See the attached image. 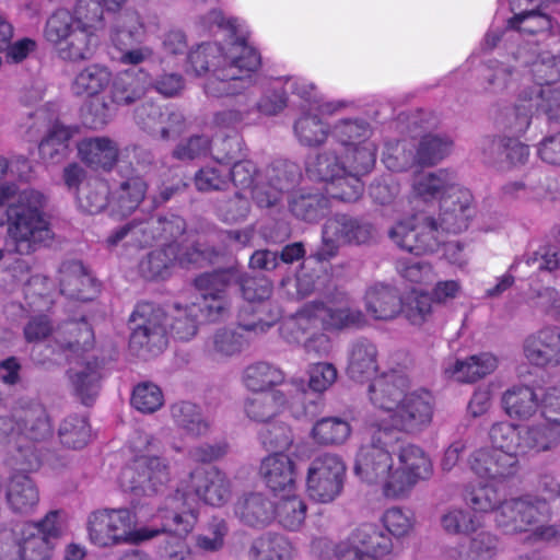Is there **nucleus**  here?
I'll use <instances>...</instances> for the list:
<instances>
[{"instance_id": "34", "label": "nucleus", "mask_w": 560, "mask_h": 560, "mask_svg": "<svg viewBox=\"0 0 560 560\" xmlns=\"http://www.w3.org/2000/svg\"><path fill=\"white\" fill-rule=\"evenodd\" d=\"M373 233V229L368 223H359L357 220L347 215H337L329 219L323 230L324 245H335L337 243H366Z\"/></svg>"}, {"instance_id": "20", "label": "nucleus", "mask_w": 560, "mask_h": 560, "mask_svg": "<svg viewBox=\"0 0 560 560\" xmlns=\"http://www.w3.org/2000/svg\"><path fill=\"white\" fill-rule=\"evenodd\" d=\"M399 466L395 468L394 479L387 485L392 499L407 497L413 487L432 475V463L427 454L413 444L398 445Z\"/></svg>"}, {"instance_id": "59", "label": "nucleus", "mask_w": 560, "mask_h": 560, "mask_svg": "<svg viewBox=\"0 0 560 560\" xmlns=\"http://www.w3.org/2000/svg\"><path fill=\"white\" fill-rule=\"evenodd\" d=\"M350 433V424L338 417L323 418L314 424L312 430L313 439L322 445L342 444Z\"/></svg>"}, {"instance_id": "55", "label": "nucleus", "mask_w": 560, "mask_h": 560, "mask_svg": "<svg viewBox=\"0 0 560 560\" xmlns=\"http://www.w3.org/2000/svg\"><path fill=\"white\" fill-rule=\"evenodd\" d=\"M559 439V430L546 424L522 428L521 454L549 451L558 444Z\"/></svg>"}, {"instance_id": "47", "label": "nucleus", "mask_w": 560, "mask_h": 560, "mask_svg": "<svg viewBox=\"0 0 560 560\" xmlns=\"http://www.w3.org/2000/svg\"><path fill=\"white\" fill-rule=\"evenodd\" d=\"M287 401L282 390L260 392L246 400L245 412L254 421L268 422L284 408Z\"/></svg>"}, {"instance_id": "53", "label": "nucleus", "mask_w": 560, "mask_h": 560, "mask_svg": "<svg viewBox=\"0 0 560 560\" xmlns=\"http://www.w3.org/2000/svg\"><path fill=\"white\" fill-rule=\"evenodd\" d=\"M167 334L179 340H189L198 329L197 307L195 304L180 306L175 304L171 314L167 315Z\"/></svg>"}, {"instance_id": "36", "label": "nucleus", "mask_w": 560, "mask_h": 560, "mask_svg": "<svg viewBox=\"0 0 560 560\" xmlns=\"http://www.w3.org/2000/svg\"><path fill=\"white\" fill-rule=\"evenodd\" d=\"M260 475L273 492L290 491L295 485V465L285 454L276 452L260 464Z\"/></svg>"}, {"instance_id": "54", "label": "nucleus", "mask_w": 560, "mask_h": 560, "mask_svg": "<svg viewBox=\"0 0 560 560\" xmlns=\"http://www.w3.org/2000/svg\"><path fill=\"white\" fill-rule=\"evenodd\" d=\"M452 149L448 137L435 133L423 136L415 148L417 164L434 165L443 160Z\"/></svg>"}, {"instance_id": "42", "label": "nucleus", "mask_w": 560, "mask_h": 560, "mask_svg": "<svg viewBox=\"0 0 560 560\" xmlns=\"http://www.w3.org/2000/svg\"><path fill=\"white\" fill-rule=\"evenodd\" d=\"M365 308L374 319L389 320L400 314L401 299L395 288L375 284L366 291Z\"/></svg>"}, {"instance_id": "45", "label": "nucleus", "mask_w": 560, "mask_h": 560, "mask_svg": "<svg viewBox=\"0 0 560 560\" xmlns=\"http://www.w3.org/2000/svg\"><path fill=\"white\" fill-rule=\"evenodd\" d=\"M150 85V75L143 70L120 72L113 82V101L117 104L128 105L140 98Z\"/></svg>"}, {"instance_id": "51", "label": "nucleus", "mask_w": 560, "mask_h": 560, "mask_svg": "<svg viewBox=\"0 0 560 560\" xmlns=\"http://www.w3.org/2000/svg\"><path fill=\"white\" fill-rule=\"evenodd\" d=\"M292 546L282 535L266 534L256 538L249 548L250 560H290Z\"/></svg>"}, {"instance_id": "26", "label": "nucleus", "mask_w": 560, "mask_h": 560, "mask_svg": "<svg viewBox=\"0 0 560 560\" xmlns=\"http://www.w3.org/2000/svg\"><path fill=\"white\" fill-rule=\"evenodd\" d=\"M156 518L161 520V526L150 527L152 530H156V536L161 533L185 536L192 530L197 523V514L188 503L187 495L179 491L166 499L165 505L159 509Z\"/></svg>"}, {"instance_id": "46", "label": "nucleus", "mask_w": 560, "mask_h": 560, "mask_svg": "<svg viewBox=\"0 0 560 560\" xmlns=\"http://www.w3.org/2000/svg\"><path fill=\"white\" fill-rule=\"evenodd\" d=\"M497 368V359L490 353L475 354L466 360H456L445 373L460 383H472L490 374Z\"/></svg>"}, {"instance_id": "61", "label": "nucleus", "mask_w": 560, "mask_h": 560, "mask_svg": "<svg viewBox=\"0 0 560 560\" xmlns=\"http://www.w3.org/2000/svg\"><path fill=\"white\" fill-rule=\"evenodd\" d=\"M58 435L62 445L77 450L88 444L91 430L84 417L71 415L60 423Z\"/></svg>"}, {"instance_id": "63", "label": "nucleus", "mask_w": 560, "mask_h": 560, "mask_svg": "<svg viewBox=\"0 0 560 560\" xmlns=\"http://www.w3.org/2000/svg\"><path fill=\"white\" fill-rule=\"evenodd\" d=\"M275 516L283 527L296 530L304 523L306 504L302 498L294 494L282 497L275 505Z\"/></svg>"}, {"instance_id": "3", "label": "nucleus", "mask_w": 560, "mask_h": 560, "mask_svg": "<svg viewBox=\"0 0 560 560\" xmlns=\"http://www.w3.org/2000/svg\"><path fill=\"white\" fill-rule=\"evenodd\" d=\"M9 165L5 158L0 156V180L8 173ZM14 197L7 211L8 234L16 243H39L50 236L43 209L45 196L35 189L21 190L15 196L13 186L0 184V205Z\"/></svg>"}, {"instance_id": "19", "label": "nucleus", "mask_w": 560, "mask_h": 560, "mask_svg": "<svg viewBox=\"0 0 560 560\" xmlns=\"http://www.w3.org/2000/svg\"><path fill=\"white\" fill-rule=\"evenodd\" d=\"M434 401L427 390L407 393L404 399L388 420L389 424H382L395 430L398 434L406 432L418 434L427 430L433 420Z\"/></svg>"}, {"instance_id": "39", "label": "nucleus", "mask_w": 560, "mask_h": 560, "mask_svg": "<svg viewBox=\"0 0 560 560\" xmlns=\"http://www.w3.org/2000/svg\"><path fill=\"white\" fill-rule=\"evenodd\" d=\"M81 160L93 168L110 170L118 160V145L107 137L85 138L78 144Z\"/></svg>"}, {"instance_id": "32", "label": "nucleus", "mask_w": 560, "mask_h": 560, "mask_svg": "<svg viewBox=\"0 0 560 560\" xmlns=\"http://www.w3.org/2000/svg\"><path fill=\"white\" fill-rule=\"evenodd\" d=\"M453 188H462L456 184L454 172L439 170L436 172L419 173L413 177L412 196L424 203H440Z\"/></svg>"}, {"instance_id": "37", "label": "nucleus", "mask_w": 560, "mask_h": 560, "mask_svg": "<svg viewBox=\"0 0 560 560\" xmlns=\"http://www.w3.org/2000/svg\"><path fill=\"white\" fill-rule=\"evenodd\" d=\"M234 514L247 526L261 527L273 520L275 504L261 493H248L235 502Z\"/></svg>"}, {"instance_id": "49", "label": "nucleus", "mask_w": 560, "mask_h": 560, "mask_svg": "<svg viewBox=\"0 0 560 560\" xmlns=\"http://www.w3.org/2000/svg\"><path fill=\"white\" fill-rule=\"evenodd\" d=\"M538 398L534 390L525 385L513 386L502 397V404L511 418L527 420L538 408Z\"/></svg>"}, {"instance_id": "27", "label": "nucleus", "mask_w": 560, "mask_h": 560, "mask_svg": "<svg viewBox=\"0 0 560 560\" xmlns=\"http://www.w3.org/2000/svg\"><path fill=\"white\" fill-rule=\"evenodd\" d=\"M524 354L537 366L560 365V327L546 326L524 341Z\"/></svg>"}, {"instance_id": "40", "label": "nucleus", "mask_w": 560, "mask_h": 560, "mask_svg": "<svg viewBox=\"0 0 560 560\" xmlns=\"http://www.w3.org/2000/svg\"><path fill=\"white\" fill-rule=\"evenodd\" d=\"M9 508L14 513L28 514L39 502V491L35 482L24 474H14L9 479L5 491Z\"/></svg>"}, {"instance_id": "10", "label": "nucleus", "mask_w": 560, "mask_h": 560, "mask_svg": "<svg viewBox=\"0 0 560 560\" xmlns=\"http://www.w3.org/2000/svg\"><path fill=\"white\" fill-rule=\"evenodd\" d=\"M167 315L148 302L137 304L130 316L129 345L138 354H158L167 345Z\"/></svg>"}, {"instance_id": "12", "label": "nucleus", "mask_w": 560, "mask_h": 560, "mask_svg": "<svg viewBox=\"0 0 560 560\" xmlns=\"http://www.w3.org/2000/svg\"><path fill=\"white\" fill-rule=\"evenodd\" d=\"M439 212L424 218V225L434 240L456 235L468 228L475 214L471 192L462 187L453 188L440 200Z\"/></svg>"}, {"instance_id": "28", "label": "nucleus", "mask_w": 560, "mask_h": 560, "mask_svg": "<svg viewBox=\"0 0 560 560\" xmlns=\"http://www.w3.org/2000/svg\"><path fill=\"white\" fill-rule=\"evenodd\" d=\"M409 380L406 375L390 371L375 377L369 386L371 402L387 412L388 417L395 411L406 396Z\"/></svg>"}, {"instance_id": "30", "label": "nucleus", "mask_w": 560, "mask_h": 560, "mask_svg": "<svg viewBox=\"0 0 560 560\" xmlns=\"http://www.w3.org/2000/svg\"><path fill=\"white\" fill-rule=\"evenodd\" d=\"M189 477L192 491L207 504L220 506L228 501L230 482L219 469L199 467L192 470Z\"/></svg>"}, {"instance_id": "57", "label": "nucleus", "mask_w": 560, "mask_h": 560, "mask_svg": "<svg viewBox=\"0 0 560 560\" xmlns=\"http://www.w3.org/2000/svg\"><path fill=\"white\" fill-rule=\"evenodd\" d=\"M415 148L416 143L409 140L387 141L382 153V162L389 171H407L417 164Z\"/></svg>"}, {"instance_id": "29", "label": "nucleus", "mask_w": 560, "mask_h": 560, "mask_svg": "<svg viewBox=\"0 0 560 560\" xmlns=\"http://www.w3.org/2000/svg\"><path fill=\"white\" fill-rule=\"evenodd\" d=\"M60 293L69 299L90 301L98 292V284L78 260H68L59 268Z\"/></svg>"}, {"instance_id": "38", "label": "nucleus", "mask_w": 560, "mask_h": 560, "mask_svg": "<svg viewBox=\"0 0 560 560\" xmlns=\"http://www.w3.org/2000/svg\"><path fill=\"white\" fill-rule=\"evenodd\" d=\"M137 124L152 135H160L163 139L182 131L184 117L179 113H170L165 121L164 114L159 106L145 104L136 112Z\"/></svg>"}, {"instance_id": "5", "label": "nucleus", "mask_w": 560, "mask_h": 560, "mask_svg": "<svg viewBox=\"0 0 560 560\" xmlns=\"http://www.w3.org/2000/svg\"><path fill=\"white\" fill-rule=\"evenodd\" d=\"M549 505L546 500L532 497L512 498L503 501L494 513V522L504 534L532 532L534 540H551L558 528L548 524Z\"/></svg>"}, {"instance_id": "2", "label": "nucleus", "mask_w": 560, "mask_h": 560, "mask_svg": "<svg viewBox=\"0 0 560 560\" xmlns=\"http://www.w3.org/2000/svg\"><path fill=\"white\" fill-rule=\"evenodd\" d=\"M364 324V315L348 303L345 293L328 295L326 302L313 301L305 304L282 328L283 337L291 343L303 339L318 329H342Z\"/></svg>"}, {"instance_id": "9", "label": "nucleus", "mask_w": 560, "mask_h": 560, "mask_svg": "<svg viewBox=\"0 0 560 560\" xmlns=\"http://www.w3.org/2000/svg\"><path fill=\"white\" fill-rule=\"evenodd\" d=\"M534 112L560 120V86L521 89L515 105L505 113L501 124L512 133L521 135L529 127Z\"/></svg>"}, {"instance_id": "24", "label": "nucleus", "mask_w": 560, "mask_h": 560, "mask_svg": "<svg viewBox=\"0 0 560 560\" xmlns=\"http://www.w3.org/2000/svg\"><path fill=\"white\" fill-rule=\"evenodd\" d=\"M468 464L477 477L498 482L514 477L520 469L516 455L490 446L474 451L469 456Z\"/></svg>"}, {"instance_id": "52", "label": "nucleus", "mask_w": 560, "mask_h": 560, "mask_svg": "<svg viewBox=\"0 0 560 560\" xmlns=\"http://www.w3.org/2000/svg\"><path fill=\"white\" fill-rule=\"evenodd\" d=\"M284 373L268 362H256L243 372L244 385L252 392H268L267 389L282 384Z\"/></svg>"}, {"instance_id": "18", "label": "nucleus", "mask_w": 560, "mask_h": 560, "mask_svg": "<svg viewBox=\"0 0 560 560\" xmlns=\"http://www.w3.org/2000/svg\"><path fill=\"white\" fill-rule=\"evenodd\" d=\"M234 280H236V271L233 269L206 272L195 279V287L201 292V298L194 304L197 313L200 312L205 320L217 322L228 316L231 303L226 289Z\"/></svg>"}, {"instance_id": "62", "label": "nucleus", "mask_w": 560, "mask_h": 560, "mask_svg": "<svg viewBox=\"0 0 560 560\" xmlns=\"http://www.w3.org/2000/svg\"><path fill=\"white\" fill-rule=\"evenodd\" d=\"M213 156L218 164L201 168L195 176V185L200 191L219 190L228 183V164L232 158L229 154L220 156L219 153Z\"/></svg>"}, {"instance_id": "1", "label": "nucleus", "mask_w": 560, "mask_h": 560, "mask_svg": "<svg viewBox=\"0 0 560 560\" xmlns=\"http://www.w3.org/2000/svg\"><path fill=\"white\" fill-rule=\"evenodd\" d=\"M210 32L222 33L231 40L222 46L217 43L198 45L188 55L189 69L197 75L211 71L203 85L211 97L235 95L244 89V82L261 63L259 52L243 38V24L238 19H225L213 10L201 19Z\"/></svg>"}, {"instance_id": "7", "label": "nucleus", "mask_w": 560, "mask_h": 560, "mask_svg": "<svg viewBox=\"0 0 560 560\" xmlns=\"http://www.w3.org/2000/svg\"><path fill=\"white\" fill-rule=\"evenodd\" d=\"M89 538L97 547L138 544L156 536L149 526L136 528V516L128 509H105L93 512L88 521Z\"/></svg>"}, {"instance_id": "22", "label": "nucleus", "mask_w": 560, "mask_h": 560, "mask_svg": "<svg viewBox=\"0 0 560 560\" xmlns=\"http://www.w3.org/2000/svg\"><path fill=\"white\" fill-rule=\"evenodd\" d=\"M186 223L183 218L168 214L163 218H151L143 222H131L117 229L108 238L109 245L118 242H142L148 241L147 235L153 238L176 242L185 232Z\"/></svg>"}, {"instance_id": "23", "label": "nucleus", "mask_w": 560, "mask_h": 560, "mask_svg": "<svg viewBox=\"0 0 560 560\" xmlns=\"http://www.w3.org/2000/svg\"><path fill=\"white\" fill-rule=\"evenodd\" d=\"M512 58L523 69L522 89L530 91L535 88L551 86V83L560 80V55L549 51L538 54L536 50L520 47Z\"/></svg>"}, {"instance_id": "41", "label": "nucleus", "mask_w": 560, "mask_h": 560, "mask_svg": "<svg viewBox=\"0 0 560 560\" xmlns=\"http://www.w3.org/2000/svg\"><path fill=\"white\" fill-rule=\"evenodd\" d=\"M101 370L98 360L93 359L69 371L74 395L86 406L91 405L100 393Z\"/></svg>"}, {"instance_id": "64", "label": "nucleus", "mask_w": 560, "mask_h": 560, "mask_svg": "<svg viewBox=\"0 0 560 560\" xmlns=\"http://www.w3.org/2000/svg\"><path fill=\"white\" fill-rule=\"evenodd\" d=\"M144 27L137 13H126L120 16L117 26L110 35L113 45L117 50L127 48L143 37Z\"/></svg>"}, {"instance_id": "33", "label": "nucleus", "mask_w": 560, "mask_h": 560, "mask_svg": "<svg viewBox=\"0 0 560 560\" xmlns=\"http://www.w3.org/2000/svg\"><path fill=\"white\" fill-rule=\"evenodd\" d=\"M83 1L77 0L75 16L70 11L60 9L48 19L45 37L57 49L69 39L85 20L96 21L90 10L83 5Z\"/></svg>"}, {"instance_id": "50", "label": "nucleus", "mask_w": 560, "mask_h": 560, "mask_svg": "<svg viewBox=\"0 0 560 560\" xmlns=\"http://www.w3.org/2000/svg\"><path fill=\"white\" fill-rule=\"evenodd\" d=\"M348 538L381 560L393 549L390 537L372 523L359 525L349 534Z\"/></svg>"}, {"instance_id": "11", "label": "nucleus", "mask_w": 560, "mask_h": 560, "mask_svg": "<svg viewBox=\"0 0 560 560\" xmlns=\"http://www.w3.org/2000/svg\"><path fill=\"white\" fill-rule=\"evenodd\" d=\"M147 184L141 177H131L122 183L116 199L109 201L113 209L117 207L121 214L133 211L142 201ZM109 188L106 182L95 179L89 183L78 196L79 207L88 213H97L108 203Z\"/></svg>"}, {"instance_id": "44", "label": "nucleus", "mask_w": 560, "mask_h": 560, "mask_svg": "<svg viewBox=\"0 0 560 560\" xmlns=\"http://www.w3.org/2000/svg\"><path fill=\"white\" fill-rule=\"evenodd\" d=\"M377 350L368 339L354 341L349 351L347 373L350 378L362 382L377 370Z\"/></svg>"}, {"instance_id": "35", "label": "nucleus", "mask_w": 560, "mask_h": 560, "mask_svg": "<svg viewBox=\"0 0 560 560\" xmlns=\"http://www.w3.org/2000/svg\"><path fill=\"white\" fill-rule=\"evenodd\" d=\"M170 415L174 425L186 436L198 439L210 432L211 422L197 404L187 400L175 402L170 407Z\"/></svg>"}, {"instance_id": "6", "label": "nucleus", "mask_w": 560, "mask_h": 560, "mask_svg": "<svg viewBox=\"0 0 560 560\" xmlns=\"http://www.w3.org/2000/svg\"><path fill=\"white\" fill-rule=\"evenodd\" d=\"M339 150H326L306 162V173L311 178L326 182L325 190L331 199L353 202L363 191L360 176L365 173L355 172L351 167L352 159L345 155L340 159Z\"/></svg>"}, {"instance_id": "13", "label": "nucleus", "mask_w": 560, "mask_h": 560, "mask_svg": "<svg viewBox=\"0 0 560 560\" xmlns=\"http://www.w3.org/2000/svg\"><path fill=\"white\" fill-rule=\"evenodd\" d=\"M339 143V151L352 159L351 167L359 173H369L375 164L376 145L372 141V130L364 120L343 119L331 130Z\"/></svg>"}, {"instance_id": "16", "label": "nucleus", "mask_w": 560, "mask_h": 560, "mask_svg": "<svg viewBox=\"0 0 560 560\" xmlns=\"http://www.w3.org/2000/svg\"><path fill=\"white\" fill-rule=\"evenodd\" d=\"M171 480L168 462L156 455H141L122 472V485L135 495H153L163 491Z\"/></svg>"}, {"instance_id": "25", "label": "nucleus", "mask_w": 560, "mask_h": 560, "mask_svg": "<svg viewBox=\"0 0 560 560\" xmlns=\"http://www.w3.org/2000/svg\"><path fill=\"white\" fill-rule=\"evenodd\" d=\"M513 16L509 20V31L524 34H558L559 26L542 12V0H510Z\"/></svg>"}, {"instance_id": "58", "label": "nucleus", "mask_w": 560, "mask_h": 560, "mask_svg": "<svg viewBox=\"0 0 560 560\" xmlns=\"http://www.w3.org/2000/svg\"><path fill=\"white\" fill-rule=\"evenodd\" d=\"M440 525L448 535L469 536L477 532L480 522L463 508H450L441 514Z\"/></svg>"}, {"instance_id": "48", "label": "nucleus", "mask_w": 560, "mask_h": 560, "mask_svg": "<svg viewBox=\"0 0 560 560\" xmlns=\"http://www.w3.org/2000/svg\"><path fill=\"white\" fill-rule=\"evenodd\" d=\"M244 347L243 336L233 329L220 328L205 341V354L213 361H224L241 353Z\"/></svg>"}, {"instance_id": "14", "label": "nucleus", "mask_w": 560, "mask_h": 560, "mask_svg": "<svg viewBox=\"0 0 560 560\" xmlns=\"http://www.w3.org/2000/svg\"><path fill=\"white\" fill-rule=\"evenodd\" d=\"M213 247H155L141 260L139 269L145 279H164L175 264L203 267L213 262Z\"/></svg>"}, {"instance_id": "15", "label": "nucleus", "mask_w": 560, "mask_h": 560, "mask_svg": "<svg viewBox=\"0 0 560 560\" xmlns=\"http://www.w3.org/2000/svg\"><path fill=\"white\" fill-rule=\"evenodd\" d=\"M345 476L346 465L338 455L324 453L316 456L307 469L308 495L320 503L334 501L342 490Z\"/></svg>"}, {"instance_id": "31", "label": "nucleus", "mask_w": 560, "mask_h": 560, "mask_svg": "<svg viewBox=\"0 0 560 560\" xmlns=\"http://www.w3.org/2000/svg\"><path fill=\"white\" fill-rule=\"evenodd\" d=\"M343 106H346L345 102H328L312 107V112L304 113L294 125L299 141L308 147L322 144L331 131L318 114H332Z\"/></svg>"}, {"instance_id": "56", "label": "nucleus", "mask_w": 560, "mask_h": 560, "mask_svg": "<svg viewBox=\"0 0 560 560\" xmlns=\"http://www.w3.org/2000/svg\"><path fill=\"white\" fill-rule=\"evenodd\" d=\"M77 129L55 122L48 131V135L39 144V153L44 161L57 162L63 158L68 141L73 137Z\"/></svg>"}, {"instance_id": "43", "label": "nucleus", "mask_w": 560, "mask_h": 560, "mask_svg": "<svg viewBox=\"0 0 560 560\" xmlns=\"http://www.w3.org/2000/svg\"><path fill=\"white\" fill-rule=\"evenodd\" d=\"M93 22L85 20L69 39L58 48L61 58L70 61H80L90 59L93 56L98 45Z\"/></svg>"}, {"instance_id": "21", "label": "nucleus", "mask_w": 560, "mask_h": 560, "mask_svg": "<svg viewBox=\"0 0 560 560\" xmlns=\"http://www.w3.org/2000/svg\"><path fill=\"white\" fill-rule=\"evenodd\" d=\"M18 431L32 441H43L51 434V425L42 404L32 399H20L12 419L0 417V434Z\"/></svg>"}, {"instance_id": "60", "label": "nucleus", "mask_w": 560, "mask_h": 560, "mask_svg": "<svg viewBox=\"0 0 560 560\" xmlns=\"http://www.w3.org/2000/svg\"><path fill=\"white\" fill-rule=\"evenodd\" d=\"M406 250L397 259L396 269L406 280L418 284H430L435 280V275L430 264L413 257V247H404Z\"/></svg>"}, {"instance_id": "4", "label": "nucleus", "mask_w": 560, "mask_h": 560, "mask_svg": "<svg viewBox=\"0 0 560 560\" xmlns=\"http://www.w3.org/2000/svg\"><path fill=\"white\" fill-rule=\"evenodd\" d=\"M400 436L382 423H375L370 429V440L364 443L355 457L354 474L364 482L381 485L383 494L392 499L387 485L394 479L393 453L396 452Z\"/></svg>"}, {"instance_id": "17", "label": "nucleus", "mask_w": 560, "mask_h": 560, "mask_svg": "<svg viewBox=\"0 0 560 560\" xmlns=\"http://www.w3.org/2000/svg\"><path fill=\"white\" fill-rule=\"evenodd\" d=\"M110 79L112 74L106 67L91 65L80 71L72 82L71 90L75 95L92 98L84 114L85 122L91 128H102L112 117L107 104L97 97L108 85Z\"/></svg>"}, {"instance_id": "8", "label": "nucleus", "mask_w": 560, "mask_h": 560, "mask_svg": "<svg viewBox=\"0 0 560 560\" xmlns=\"http://www.w3.org/2000/svg\"><path fill=\"white\" fill-rule=\"evenodd\" d=\"M255 174L256 166L252 161L247 160L235 163L228 172V176L230 175L234 185L244 191L248 189L259 207L276 205L295 182L294 166L284 163L267 168L266 178L268 182L264 183L259 179L255 187L252 188Z\"/></svg>"}]
</instances>
